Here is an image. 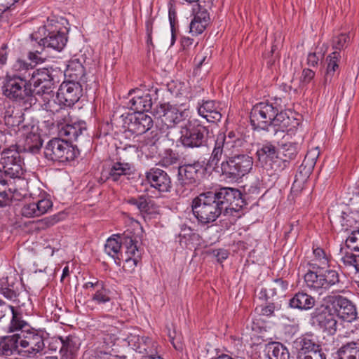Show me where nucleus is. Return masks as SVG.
I'll list each match as a JSON object with an SVG mask.
<instances>
[{
	"mask_svg": "<svg viewBox=\"0 0 359 359\" xmlns=\"http://www.w3.org/2000/svg\"><path fill=\"white\" fill-rule=\"evenodd\" d=\"M53 79L47 69H35L31 63L18 59L12 66V71L4 79V95L8 99L31 107L36 102V94H49L52 92Z\"/></svg>",
	"mask_w": 359,
	"mask_h": 359,
	"instance_id": "1",
	"label": "nucleus"
},
{
	"mask_svg": "<svg viewBox=\"0 0 359 359\" xmlns=\"http://www.w3.org/2000/svg\"><path fill=\"white\" fill-rule=\"evenodd\" d=\"M245 144L242 135L230 131L227 135L219 134L209 159L210 165H218L222 157L225 159L216 168L224 179L238 181L252 168V158L245 154H240L239 149Z\"/></svg>",
	"mask_w": 359,
	"mask_h": 359,
	"instance_id": "2",
	"label": "nucleus"
},
{
	"mask_svg": "<svg viewBox=\"0 0 359 359\" xmlns=\"http://www.w3.org/2000/svg\"><path fill=\"white\" fill-rule=\"evenodd\" d=\"M241 193L237 189L222 187L215 191L201 193L192 201L193 213L202 224L214 222L224 213L236 212Z\"/></svg>",
	"mask_w": 359,
	"mask_h": 359,
	"instance_id": "3",
	"label": "nucleus"
},
{
	"mask_svg": "<svg viewBox=\"0 0 359 359\" xmlns=\"http://www.w3.org/2000/svg\"><path fill=\"white\" fill-rule=\"evenodd\" d=\"M82 85L80 81H68L63 82L57 92L55 99L46 104V109L53 113H60L62 107H72L82 95Z\"/></svg>",
	"mask_w": 359,
	"mask_h": 359,
	"instance_id": "4",
	"label": "nucleus"
},
{
	"mask_svg": "<svg viewBox=\"0 0 359 359\" xmlns=\"http://www.w3.org/2000/svg\"><path fill=\"white\" fill-rule=\"evenodd\" d=\"M37 34H32L30 45L34 48L28 53V58L35 63L43 62V59L39 55L46 48H50L60 51L65 46L67 38L64 32L60 30L49 32L48 35L40 39Z\"/></svg>",
	"mask_w": 359,
	"mask_h": 359,
	"instance_id": "5",
	"label": "nucleus"
},
{
	"mask_svg": "<svg viewBox=\"0 0 359 359\" xmlns=\"http://www.w3.org/2000/svg\"><path fill=\"white\" fill-rule=\"evenodd\" d=\"M78 154V149L61 138H53L49 140L44 148L45 158L52 161L62 163L71 161Z\"/></svg>",
	"mask_w": 359,
	"mask_h": 359,
	"instance_id": "6",
	"label": "nucleus"
},
{
	"mask_svg": "<svg viewBox=\"0 0 359 359\" xmlns=\"http://www.w3.org/2000/svg\"><path fill=\"white\" fill-rule=\"evenodd\" d=\"M208 130L198 120H189L181 131L180 142L187 148H198L205 144Z\"/></svg>",
	"mask_w": 359,
	"mask_h": 359,
	"instance_id": "7",
	"label": "nucleus"
},
{
	"mask_svg": "<svg viewBox=\"0 0 359 359\" xmlns=\"http://www.w3.org/2000/svg\"><path fill=\"white\" fill-rule=\"evenodd\" d=\"M297 359H327L321 346L312 334H305L295 339Z\"/></svg>",
	"mask_w": 359,
	"mask_h": 359,
	"instance_id": "8",
	"label": "nucleus"
},
{
	"mask_svg": "<svg viewBox=\"0 0 359 359\" xmlns=\"http://www.w3.org/2000/svg\"><path fill=\"white\" fill-rule=\"evenodd\" d=\"M20 356L19 359H31L37 355L44 348V340L41 334L36 331H22L20 334Z\"/></svg>",
	"mask_w": 359,
	"mask_h": 359,
	"instance_id": "9",
	"label": "nucleus"
},
{
	"mask_svg": "<svg viewBox=\"0 0 359 359\" xmlns=\"http://www.w3.org/2000/svg\"><path fill=\"white\" fill-rule=\"evenodd\" d=\"M276 107L269 102L256 104L250 112V123L254 128L268 130L271 126L272 118L276 115Z\"/></svg>",
	"mask_w": 359,
	"mask_h": 359,
	"instance_id": "10",
	"label": "nucleus"
},
{
	"mask_svg": "<svg viewBox=\"0 0 359 359\" xmlns=\"http://www.w3.org/2000/svg\"><path fill=\"white\" fill-rule=\"evenodd\" d=\"M0 163L5 176L10 178H20L24 174L23 160L15 149H4L1 152Z\"/></svg>",
	"mask_w": 359,
	"mask_h": 359,
	"instance_id": "11",
	"label": "nucleus"
},
{
	"mask_svg": "<svg viewBox=\"0 0 359 359\" xmlns=\"http://www.w3.org/2000/svg\"><path fill=\"white\" fill-rule=\"evenodd\" d=\"M330 305L321 304L317 307L311 313V324L322 330L333 334L337 331V321L334 313H332Z\"/></svg>",
	"mask_w": 359,
	"mask_h": 359,
	"instance_id": "12",
	"label": "nucleus"
},
{
	"mask_svg": "<svg viewBox=\"0 0 359 359\" xmlns=\"http://www.w3.org/2000/svg\"><path fill=\"white\" fill-rule=\"evenodd\" d=\"M61 113L62 114V120H57L59 135L62 137H66L65 141L68 142L79 141L80 138L84 136V133L86 132V122L81 121L69 123L66 119L68 116L67 111H62Z\"/></svg>",
	"mask_w": 359,
	"mask_h": 359,
	"instance_id": "13",
	"label": "nucleus"
},
{
	"mask_svg": "<svg viewBox=\"0 0 359 359\" xmlns=\"http://www.w3.org/2000/svg\"><path fill=\"white\" fill-rule=\"evenodd\" d=\"M154 115L167 128H172L185 120V111H180L176 107L161 104L154 109Z\"/></svg>",
	"mask_w": 359,
	"mask_h": 359,
	"instance_id": "14",
	"label": "nucleus"
},
{
	"mask_svg": "<svg viewBox=\"0 0 359 359\" xmlns=\"http://www.w3.org/2000/svg\"><path fill=\"white\" fill-rule=\"evenodd\" d=\"M257 156L259 163L266 170L272 169L274 171H280L281 168L280 158L276 147L269 142L262 145L257 151Z\"/></svg>",
	"mask_w": 359,
	"mask_h": 359,
	"instance_id": "15",
	"label": "nucleus"
},
{
	"mask_svg": "<svg viewBox=\"0 0 359 359\" xmlns=\"http://www.w3.org/2000/svg\"><path fill=\"white\" fill-rule=\"evenodd\" d=\"M153 126L151 117L142 112H133L128 114L124 119V127L136 135H142Z\"/></svg>",
	"mask_w": 359,
	"mask_h": 359,
	"instance_id": "16",
	"label": "nucleus"
},
{
	"mask_svg": "<svg viewBox=\"0 0 359 359\" xmlns=\"http://www.w3.org/2000/svg\"><path fill=\"white\" fill-rule=\"evenodd\" d=\"M147 182L151 187L159 192H170L172 188V181L169 175L163 170L152 168L145 173Z\"/></svg>",
	"mask_w": 359,
	"mask_h": 359,
	"instance_id": "17",
	"label": "nucleus"
},
{
	"mask_svg": "<svg viewBox=\"0 0 359 359\" xmlns=\"http://www.w3.org/2000/svg\"><path fill=\"white\" fill-rule=\"evenodd\" d=\"M154 95L140 89H132L128 93V97L130 98L127 107L135 112L148 111L151 109ZM156 99V97H154V100Z\"/></svg>",
	"mask_w": 359,
	"mask_h": 359,
	"instance_id": "18",
	"label": "nucleus"
},
{
	"mask_svg": "<svg viewBox=\"0 0 359 359\" xmlns=\"http://www.w3.org/2000/svg\"><path fill=\"white\" fill-rule=\"evenodd\" d=\"M329 302L337 316L347 322H352L356 318L355 306L351 301L341 296L330 297Z\"/></svg>",
	"mask_w": 359,
	"mask_h": 359,
	"instance_id": "19",
	"label": "nucleus"
},
{
	"mask_svg": "<svg viewBox=\"0 0 359 359\" xmlns=\"http://www.w3.org/2000/svg\"><path fill=\"white\" fill-rule=\"evenodd\" d=\"M204 168L199 162L185 164L178 168L177 180L181 185H191L200 180Z\"/></svg>",
	"mask_w": 359,
	"mask_h": 359,
	"instance_id": "20",
	"label": "nucleus"
},
{
	"mask_svg": "<svg viewBox=\"0 0 359 359\" xmlns=\"http://www.w3.org/2000/svg\"><path fill=\"white\" fill-rule=\"evenodd\" d=\"M197 111L200 116L210 123H216L222 118L219 104L214 100L199 101Z\"/></svg>",
	"mask_w": 359,
	"mask_h": 359,
	"instance_id": "21",
	"label": "nucleus"
},
{
	"mask_svg": "<svg viewBox=\"0 0 359 359\" xmlns=\"http://www.w3.org/2000/svg\"><path fill=\"white\" fill-rule=\"evenodd\" d=\"M125 238H133L128 234H123V236L114 235L109 238L104 245V252L111 257L116 264H121V260L123 259V255L121 252V248H125L123 242Z\"/></svg>",
	"mask_w": 359,
	"mask_h": 359,
	"instance_id": "22",
	"label": "nucleus"
},
{
	"mask_svg": "<svg viewBox=\"0 0 359 359\" xmlns=\"http://www.w3.org/2000/svg\"><path fill=\"white\" fill-rule=\"evenodd\" d=\"M126 252L123 255L126 266L133 269L135 267L141 259V253L137 247V241L133 238H125L123 241Z\"/></svg>",
	"mask_w": 359,
	"mask_h": 359,
	"instance_id": "23",
	"label": "nucleus"
},
{
	"mask_svg": "<svg viewBox=\"0 0 359 359\" xmlns=\"http://www.w3.org/2000/svg\"><path fill=\"white\" fill-rule=\"evenodd\" d=\"M132 172L133 166L130 163L117 161L113 163L108 170L102 172V175L107 180L117 182L122 177L130 175Z\"/></svg>",
	"mask_w": 359,
	"mask_h": 359,
	"instance_id": "24",
	"label": "nucleus"
},
{
	"mask_svg": "<svg viewBox=\"0 0 359 359\" xmlns=\"http://www.w3.org/2000/svg\"><path fill=\"white\" fill-rule=\"evenodd\" d=\"M128 203L135 206L143 214L153 215L158 212V206L156 203L147 195L130 198Z\"/></svg>",
	"mask_w": 359,
	"mask_h": 359,
	"instance_id": "25",
	"label": "nucleus"
},
{
	"mask_svg": "<svg viewBox=\"0 0 359 359\" xmlns=\"http://www.w3.org/2000/svg\"><path fill=\"white\" fill-rule=\"evenodd\" d=\"M60 340V359H72L79 349L78 339L72 335L65 337H58Z\"/></svg>",
	"mask_w": 359,
	"mask_h": 359,
	"instance_id": "26",
	"label": "nucleus"
},
{
	"mask_svg": "<svg viewBox=\"0 0 359 359\" xmlns=\"http://www.w3.org/2000/svg\"><path fill=\"white\" fill-rule=\"evenodd\" d=\"M20 339L21 336L19 334L3 337L0 341V355L10 356L17 353L20 355Z\"/></svg>",
	"mask_w": 359,
	"mask_h": 359,
	"instance_id": "27",
	"label": "nucleus"
},
{
	"mask_svg": "<svg viewBox=\"0 0 359 359\" xmlns=\"http://www.w3.org/2000/svg\"><path fill=\"white\" fill-rule=\"evenodd\" d=\"M158 343L149 337L139 339L138 351L144 353L145 359H163L158 355Z\"/></svg>",
	"mask_w": 359,
	"mask_h": 359,
	"instance_id": "28",
	"label": "nucleus"
},
{
	"mask_svg": "<svg viewBox=\"0 0 359 359\" xmlns=\"http://www.w3.org/2000/svg\"><path fill=\"white\" fill-rule=\"evenodd\" d=\"M315 298L304 292L296 293L289 301V305L291 308L302 311L312 309L315 306Z\"/></svg>",
	"mask_w": 359,
	"mask_h": 359,
	"instance_id": "29",
	"label": "nucleus"
},
{
	"mask_svg": "<svg viewBox=\"0 0 359 359\" xmlns=\"http://www.w3.org/2000/svg\"><path fill=\"white\" fill-rule=\"evenodd\" d=\"M280 149L285 158L283 160L280 159L281 168L279 170H283L287 167L291 160L296 158L300 149V145L297 142L283 143L280 145Z\"/></svg>",
	"mask_w": 359,
	"mask_h": 359,
	"instance_id": "30",
	"label": "nucleus"
},
{
	"mask_svg": "<svg viewBox=\"0 0 359 359\" xmlns=\"http://www.w3.org/2000/svg\"><path fill=\"white\" fill-rule=\"evenodd\" d=\"M341 59V55L339 51H333L326 58L327 62L326 73L324 78V84L331 83L335 74L339 72V62Z\"/></svg>",
	"mask_w": 359,
	"mask_h": 359,
	"instance_id": "31",
	"label": "nucleus"
},
{
	"mask_svg": "<svg viewBox=\"0 0 359 359\" xmlns=\"http://www.w3.org/2000/svg\"><path fill=\"white\" fill-rule=\"evenodd\" d=\"M209 20V14L206 10L200 11L195 15L190 23V32L193 35H198L205 30Z\"/></svg>",
	"mask_w": 359,
	"mask_h": 359,
	"instance_id": "32",
	"label": "nucleus"
},
{
	"mask_svg": "<svg viewBox=\"0 0 359 359\" xmlns=\"http://www.w3.org/2000/svg\"><path fill=\"white\" fill-rule=\"evenodd\" d=\"M313 168L309 167L304 163L301 164L299 170L295 175V179L291 188L292 193L297 194L303 187V184L307 180L311 174Z\"/></svg>",
	"mask_w": 359,
	"mask_h": 359,
	"instance_id": "33",
	"label": "nucleus"
},
{
	"mask_svg": "<svg viewBox=\"0 0 359 359\" xmlns=\"http://www.w3.org/2000/svg\"><path fill=\"white\" fill-rule=\"evenodd\" d=\"M288 282L282 278L274 279L269 289L262 288L260 291V297L268 298L278 294H283L288 287Z\"/></svg>",
	"mask_w": 359,
	"mask_h": 359,
	"instance_id": "34",
	"label": "nucleus"
},
{
	"mask_svg": "<svg viewBox=\"0 0 359 359\" xmlns=\"http://www.w3.org/2000/svg\"><path fill=\"white\" fill-rule=\"evenodd\" d=\"M13 277H3L0 279V293L6 299L15 300L17 298V287Z\"/></svg>",
	"mask_w": 359,
	"mask_h": 359,
	"instance_id": "35",
	"label": "nucleus"
},
{
	"mask_svg": "<svg viewBox=\"0 0 359 359\" xmlns=\"http://www.w3.org/2000/svg\"><path fill=\"white\" fill-rule=\"evenodd\" d=\"M304 281L306 286L312 290L322 294L325 291L322 273L309 271L304 275Z\"/></svg>",
	"mask_w": 359,
	"mask_h": 359,
	"instance_id": "36",
	"label": "nucleus"
},
{
	"mask_svg": "<svg viewBox=\"0 0 359 359\" xmlns=\"http://www.w3.org/2000/svg\"><path fill=\"white\" fill-rule=\"evenodd\" d=\"M266 348L269 359H290L288 349L281 343H270Z\"/></svg>",
	"mask_w": 359,
	"mask_h": 359,
	"instance_id": "37",
	"label": "nucleus"
},
{
	"mask_svg": "<svg viewBox=\"0 0 359 359\" xmlns=\"http://www.w3.org/2000/svg\"><path fill=\"white\" fill-rule=\"evenodd\" d=\"M358 342L351 341L343 345L337 351L338 359H359Z\"/></svg>",
	"mask_w": 359,
	"mask_h": 359,
	"instance_id": "38",
	"label": "nucleus"
},
{
	"mask_svg": "<svg viewBox=\"0 0 359 359\" xmlns=\"http://www.w3.org/2000/svg\"><path fill=\"white\" fill-rule=\"evenodd\" d=\"M322 273L323 285L325 291H327L334 287H337L340 285L339 273L337 271L334 269H327Z\"/></svg>",
	"mask_w": 359,
	"mask_h": 359,
	"instance_id": "39",
	"label": "nucleus"
},
{
	"mask_svg": "<svg viewBox=\"0 0 359 359\" xmlns=\"http://www.w3.org/2000/svg\"><path fill=\"white\" fill-rule=\"evenodd\" d=\"M69 76L79 79L80 82H84L85 69L83 65L77 59L71 60L67 68Z\"/></svg>",
	"mask_w": 359,
	"mask_h": 359,
	"instance_id": "40",
	"label": "nucleus"
},
{
	"mask_svg": "<svg viewBox=\"0 0 359 359\" xmlns=\"http://www.w3.org/2000/svg\"><path fill=\"white\" fill-rule=\"evenodd\" d=\"M12 318L9 325V330L11 332L16 330L26 331L25 329L27 327V323L22 319V314L16 311L13 306V312L11 313Z\"/></svg>",
	"mask_w": 359,
	"mask_h": 359,
	"instance_id": "41",
	"label": "nucleus"
},
{
	"mask_svg": "<svg viewBox=\"0 0 359 359\" xmlns=\"http://www.w3.org/2000/svg\"><path fill=\"white\" fill-rule=\"evenodd\" d=\"M180 158L178 154L171 149H168L161 154L159 164L163 167L168 168L170 165L177 164Z\"/></svg>",
	"mask_w": 359,
	"mask_h": 359,
	"instance_id": "42",
	"label": "nucleus"
},
{
	"mask_svg": "<svg viewBox=\"0 0 359 359\" xmlns=\"http://www.w3.org/2000/svg\"><path fill=\"white\" fill-rule=\"evenodd\" d=\"M276 115L274 118H272L271 126L274 127H278V130L284 131L290 126V120L286 113L279 111V109L276 107Z\"/></svg>",
	"mask_w": 359,
	"mask_h": 359,
	"instance_id": "43",
	"label": "nucleus"
},
{
	"mask_svg": "<svg viewBox=\"0 0 359 359\" xmlns=\"http://www.w3.org/2000/svg\"><path fill=\"white\" fill-rule=\"evenodd\" d=\"M41 146L42 142L39 135L30 133L27 136L25 140V150H27L31 153H36L39 151Z\"/></svg>",
	"mask_w": 359,
	"mask_h": 359,
	"instance_id": "44",
	"label": "nucleus"
},
{
	"mask_svg": "<svg viewBox=\"0 0 359 359\" xmlns=\"http://www.w3.org/2000/svg\"><path fill=\"white\" fill-rule=\"evenodd\" d=\"M111 291L105 287L104 283L102 288H98L92 295V300L97 304H102L111 301Z\"/></svg>",
	"mask_w": 359,
	"mask_h": 359,
	"instance_id": "45",
	"label": "nucleus"
},
{
	"mask_svg": "<svg viewBox=\"0 0 359 359\" xmlns=\"http://www.w3.org/2000/svg\"><path fill=\"white\" fill-rule=\"evenodd\" d=\"M350 42V36L348 34H341L338 36H334L332 39V48L334 51H339L347 47Z\"/></svg>",
	"mask_w": 359,
	"mask_h": 359,
	"instance_id": "46",
	"label": "nucleus"
},
{
	"mask_svg": "<svg viewBox=\"0 0 359 359\" xmlns=\"http://www.w3.org/2000/svg\"><path fill=\"white\" fill-rule=\"evenodd\" d=\"M341 261L345 266H353L359 272V255L347 252L341 257Z\"/></svg>",
	"mask_w": 359,
	"mask_h": 359,
	"instance_id": "47",
	"label": "nucleus"
},
{
	"mask_svg": "<svg viewBox=\"0 0 359 359\" xmlns=\"http://www.w3.org/2000/svg\"><path fill=\"white\" fill-rule=\"evenodd\" d=\"M346 245L352 250L359 251V230L350 233L346 239Z\"/></svg>",
	"mask_w": 359,
	"mask_h": 359,
	"instance_id": "48",
	"label": "nucleus"
},
{
	"mask_svg": "<svg viewBox=\"0 0 359 359\" xmlns=\"http://www.w3.org/2000/svg\"><path fill=\"white\" fill-rule=\"evenodd\" d=\"M5 124L7 126H15L20 121V116L18 114H14V108L9 107L4 113Z\"/></svg>",
	"mask_w": 359,
	"mask_h": 359,
	"instance_id": "49",
	"label": "nucleus"
},
{
	"mask_svg": "<svg viewBox=\"0 0 359 359\" xmlns=\"http://www.w3.org/2000/svg\"><path fill=\"white\" fill-rule=\"evenodd\" d=\"M320 155V151L318 147H316L309 150L306 154L304 159L302 163L305 165H308L309 167L311 166L314 168L316 163V161Z\"/></svg>",
	"mask_w": 359,
	"mask_h": 359,
	"instance_id": "50",
	"label": "nucleus"
},
{
	"mask_svg": "<svg viewBox=\"0 0 359 359\" xmlns=\"http://www.w3.org/2000/svg\"><path fill=\"white\" fill-rule=\"evenodd\" d=\"M39 216L46 213L52 207L53 203L49 198H42L34 202Z\"/></svg>",
	"mask_w": 359,
	"mask_h": 359,
	"instance_id": "51",
	"label": "nucleus"
},
{
	"mask_svg": "<svg viewBox=\"0 0 359 359\" xmlns=\"http://www.w3.org/2000/svg\"><path fill=\"white\" fill-rule=\"evenodd\" d=\"M210 50L207 48L199 52L194 59V62L197 68H200L203 64L208 63L210 60Z\"/></svg>",
	"mask_w": 359,
	"mask_h": 359,
	"instance_id": "52",
	"label": "nucleus"
},
{
	"mask_svg": "<svg viewBox=\"0 0 359 359\" xmlns=\"http://www.w3.org/2000/svg\"><path fill=\"white\" fill-rule=\"evenodd\" d=\"M34 202L26 203L21 209V214L25 217H39Z\"/></svg>",
	"mask_w": 359,
	"mask_h": 359,
	"instance_id": "53",
	"label": "nucleus"
},
{
	"mask_svg": "<svg viewBox=\"0 0 359 359\" xmlns=\"http://www.w3.org/2000/svg\"><path fill=\"white\" fill-rule=\"evenodd\" d=\"M86 355L88 359H108L109 358V355L106 351L97 348L87 351Z\"/></svg>",
	"mask_w": 359,
	"mask_h": 359,
	"instance_id": "54",
	"label": "nucleus"
},
{
	"mask_svg": "<svg viewBox=\"0 0 359 359\" xmlns=\"http://www.w3.org/2000/svg\"><path fill=\"white\" fill-rule=\"evenodd\" d=\"M276 306L273 303H269L264 306H260L256 308V311L261 315L265 316H271L273 314Z\"/></svg>",
	"mask_w": 359,
	"mask_h": 359,
	"instance_id": "55",
	"label": "nucleus"
},
{
	"mask_svg": "<svg viewBox=\"0 0 359 359\" xmlns=\"http://www.w3.org/2000/svg\"><path fill=\"white\" fill-rule=\"evenodd\" d=\"M299 222L298 221H294L288 224L285 228V237L288 238L290 236H297L299 232Z\"/></svg>",
	"mask_w": 359,
	"mask_h": 359,
	"instance_id": "56",
	"label": "nucleus"
},
{
	"mask_svg": "<svg viewBox=\"0 0 359 359\" xmlns=\"http://www.w3.org/2000/svg\"><path fill=\"white\" fill-rule=\"evenodd\" d=\"M13 312V306L6 304L0 298V320L6 316H9Z\"/></svg>",
	"mask_w": 359,
	"mask_h": 359,
	"instance_id": "57",
	"label": "nucleus"
},
{
	"mask_svg": "<svg viewBox=\"0 0 359 359\" xmlns=\"http://www.w3.org/2000/svg\"><path fill=\"white\" fill-rule=\"evenodd\" d=\"M6 176H5L4 170L2 171L0 168V196L3 198H5L8 196L6 193L7 189V180H6Z\"/></svg>",
	"mask_w": 359,
	"mask_h": 359,
	"instance_id": "58",
	"label": "nucleus"
},
{
	"mask_svg": "<svg viewBox=\"0 0 359 359\" xmlns=\"http://www.w3.org/2000/svg\"><path fill=\"white\" fill-rule=\"evenodd\" d=\"M19 0H0V17Z\"/></svg>",
	"mask_w": 359,
	"mask_h": 359,
	"instance_id": "59",
	"label": "nucleus"
},
{
	"mask_svg": "<svg viewBox=\"0 0 359 359\" xmlns=\"http://www.w3.org/2000/svg\"><path fill=\"white\" fill-rule=\"evenodd\" d=\"M213 255L216 257L219 262H222L224 260L227 259L229 252L224 249H217L213 251Z\"/></svg>",
	"mask_w": 359,
	"mask_h": 359,
	"instance_id": "60",
	"label": "nucleus"
},
{
	"mask_svg": "<svg viewBox=\"0 0 359 359\" xmlns=\"http://www.w3.org/2000/svg\"><path fill=\"white\" fill-rule=\"evenodd\" d=\"M315 76V72L310 69H304L302 72V80L304 83H309Z\"/></svg>",
	"mask_w": 359,
	"mask_h": 359,
	"instance_id": "61",
	"label": "nucleus"
},
{
	"mask_svg": "<svg viewBox=\"0 0 359 359\" xmlns=\"http://www.w3.org/2000/svg\"><path fill=\"white\" fill-rule=\"evenodd\" d=\"M104 284L103 281L97 280L95 279V281H89L84 283L83 287L86 290H88L90 288H93L95 290L98 288H102V285Z\"/></svg>",
	"mask_w": 359,
	"mask_h": 359,
	"instance_id": "62",
	"label": "nucleus"
},
{
	"mask_svg": "<svg viewBox=\"0 0 359 359\" xmlns=\"http://www.w3.org/2000/svg\"><path fill=\"white\" fill-rule=\"evenodd\" d=\"M313 255L315 257L322 261L323 264H327L328 261L325 256V253L322 248H317L313 250Z\"/></svg>",
	"mask_w": 359,
	"mask_h": 359,
	"instance_id": "63",
	"label": "nucleus"
},
{
	"mask_svg": "<svg viewBox=\"0 0 359 359\" xmlns=\"http://www.w3.org/2000/svg\"><path fill=\"white\" fill-rule=\"evenodd\" d=\"M156 136V134L152 137L151 140H147L145 144V147H151V153L153 154L157 152L158 149L157 142L158 139Z\"/></svg>",
	"mask_w": 359,
	"mask_h": 359,
	"instance_id": "64",
	"label": "nucleus"
}]
</instances>
